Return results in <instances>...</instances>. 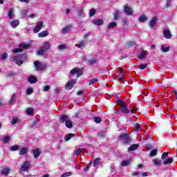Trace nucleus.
I'll return each instance as SVG.
<instances>
[{
  "label": "nucleus",
  "mask_w": 177,
  "mask_h": 177,
  "mask_svg": "<svg viewBox=\"0 0 177 177\" xmlns=\"http://www.w3.org/2000/svg\"><path fill=\"white\" fill-rule=\"evenodd\" d=\"M118 104L120 106V110L124 114H129L130 111L134 114V113H136L139 110L137 107H133V109H128V106H127L125 102L121 100H118Z\"/></svg>",
  "instance_id": "obj_1"
},
{
  "label": "nucleus",
  "mask_w": 177,
  "mask_h": 177,
  "mask_svg": "<svg viewBox=\"0 0 177 177\" xmlns=\"http://www.w3.org/2000/svg\"><path fill=\"white\" fill-rule=\"evenodd\" d=\"M27 58V56L24 54H22L21 55H17L12 58V60L17 64V66H21L24 62L23 61V59H26Z\"/></svg>",
  "instance_id": "obj_2"
},
{
  "label": "nucleus",
  "mask_w": 177,
  "mask_h": 177,
  "mask_svg": "<svg viewBox=\"0 0 177 177\" xmlns=\"http://www.w3.org/2000/svg\"><path fill=\"white\" fill-rule=\"evenodd\" d=\"M118 139L123 145H128V143L131 142V137H129V134L128 133L120 135Z\"/></svg>",
  "instance_id": "obj_3"
},
{
  "label": "nucleus",
  "mask_w": 177,
  "mask_h": 177,
  "mask_svg": "<svg viewBox=\"0 0 177 177\" xmlns=\"http://www.w3.org/2000/svg\"><path fill=\"white\" fill-rule=\"evenodd\" d=\"M84 73V69L82 68H75L70 71V74H77V78H80Z\"/></svg>",
  "instance_id": "obj_4"
},
{
  "label": "nucleus",
  "mask_w": 177,
  "mask_h": 177,
  "mask_svg": "<svg viewBox=\"0 0 177 177\" xmlns=\"http://www.w3.org/2000/svg\"><path fill=\"white\" fill-rule=\"evenodd\" d=\"M35 66L37 71H41L42 70H45V68H46V64L39 63L38 61L35 62Z\"/></svg>",
  "instance_id": "obj_5"
},
{
  "label": "nucleus",
  "mask_w": 177,
  "mask_h": 177,
  "mask_svg": "<svg viewBox=\"0 0 177 177\" xmlns=\"http://www.w3.org/2000/svg\"><path fill=\"white\" fill-rule=\"evenodd\" d=\"M43 27H44L43 21L37 22L36 26L33 28V32L35 34H37V32H39V31H41V30H42Z\"/></svg>",
  "instance_id": "obj_6"
},
{
  "label": "nucleus",
  "mask_w": 177,
  "mask_h": 177,
  "mask_svg": "<svg viewBox=\"0 0 177 177\" xmlns=\"http://www.w3.org/2000/svg\"><path fill=\"white\" fill-rule=\"evenodd\" d=\"M124 12L127 16H132L133 15V10L128 5L124 6Z\"/></svg>",
  "instance_id": "obj_7"
},
{
  "label": "nucleus",
  "mask_w": 177,
  "mask_h": 177,
  "mask_svg": "<svg viewBox=\"0 0 177 177\" xmlns=\"http://www.w3.org/2000/svg\"><path fill=\"white\" fill-rule=\"evenodd\" d=\"M7 17L10 20H12L13 17H15V8L13 7H9Z\"/></svg>",
  "instance_id": "obj_8"
},
{
  "label": "nucleus",
  "mask_w": 177,
  "mask_h": 177,
  "mask_svg": "<svg viewBox=\"0 0 177 177\" xmlns=\"http://www.w3.org/2000/svg\"><path fill=\"white\" fill-rule=\"evenodd\" d=\"M12 169L10 167H5L1 171V175L3 176H8L10 174Z\"/></svg>",
  "instance_id": "obj_9"
},
{
  "label": "nucleus",
  "mask_w": 177,
  "mask_h": 177,
  "mask_svg": "<svg viewBox=\"0 0 177 177\" xmlns=\"http://www.w3.org/2000/svg\"><path fill=\"white\" fill-rule=\"evenodd\" d=\"M163 35L167 39H171L172 37V34H171V30H169V29H165L163 30Z\"/></svg>",
  "instance_id": "obj_10"
},
{
  "label": "nucleus",
  "mask_w": 177,
  "mask_h": 177,
  "mask_svg": "<svg viewBox=\"0 0 177 177\" xmlns=\"http://www.w3.org/2000/svg\"><path fill=\"white\" fill-rule=\"evenodd\" d=\"M30 168V162L26 161L25 162L21 167V171H23V172H26V171H27V169H29Z\"/></svg>",
  "instance_id": "obj_11"
},
{
  "label": "nucleus",
  "mask_w": 177,
  "mask_h": 177,
  "mask_svg": "<svg viewBox=\"0 0 177 177\" xmlns=\"http://www.w3.org/2000/svg\"><path fill=\"white\" fill-rule=\"evenodd\" d=\"M157 24V17H153L149 21V26L151 28H154V26Z\"/></svg>",
  "instance_id": "obj_12"
},
{
  "label": "nucleus",
  "mask_w": 177,
  "mask_h": 177,
  "mask_svg": "<svg viewBox=\"0 0 177 177\" xmlns=\"http://www.w3.org/2000/svg\"><path fill=\"white\" fill-rule=\"evenodd\" d=\"M49 35V32L48 30H43L42 32L38 33L37 36L39 38H44Z\"/></svg>",
  "instance_id": "obj_13"
},
{
  "label": "nucleus",
  "mask_w": 177,
  "mask_h": 177,
  "mask_svg": "<svg viewBox=\"0 0 177 177\" xmlns=\"http://www.w3.org/2000/svg\"><path fill=\"white\" fill-rule=\"evenodd\" d=\"M75 80H72L71 82H68L66 85V89H72L73 86H74V85H75Z\"/></svg>",
  "instance_id": "obj_14"
},
{
  "label": "nucleus",
  "mask_w": 177,
  "mask_h": 177,
  "mask_svg": "<svg viewBox=\"0 0 177 177\" xmlns=\"http://www.w3.org/2000/svg\"><path fill=\"white\" fill-rule=\"evenodd\" d=\"M86 44V41L85 40H82L79 41L77 44H75V46L77 48H80L83 49V48H85V44Z\"/></svg>",
  "instance_id": "obj_15"
},
{
  "label": "nucleus",
  "mask_w": 177,
  "mask_h": 177,
  "mask_svg": "<svg viewBox=\"0 0 177 177\" xmlns=\"http://www.w3.org/2000/svg\"><path fill=\"white\" fill-rule=\"evenodd\" d=\"M32 153H33L35 158H38V157H39V156H41V151L39 150V149H34L32 151Z\"/></svg>",
  "instance_id": "obj_16"
},
{
  "label": "nucleus",
  "mask_w": 177,
  "mask_h": 177,
  "mask_svg": "<svg viewBox=\"0 0 177 177\" xmlns=\"http://www.w3.org/2000/svg\"><path fill=\"white\" fill-rule=\"evenodd\" d=\"M19 24H20V21H19V19H16L10 22V26L12 28H16Z\"/></svg>",
  "instance_id": "obj_17"
},
{
  "label": "nucleus",
  "mask_w": 177,
  "mask_h": 177,
  "mask_svg": "<svg viewBox=\"0 0 177 177\" xmlns=\"http://www.w3.org/2000/svg\"><path fill=\"white\" fill-rule=\"evenodd\" d=\"M131 162H132V160L129 159V160H123L121 162V165L122 167H128Z\"/></svg>",
  "instance_id": "obj_18"
},
{
  "label": "nucleus",
  "mask_w": 177,
  "mask_h": 177,
  "mask_svg": "<svg viewBox=\"0 0 177 177\" xmlns=\"http://www.w3.org/2000/svg\"><path fill=\"white\" fill-rule=\"evenodd\" d=\"M69 118H68V115H63L61 117V120H60V123L63 124L64 122H67V121H68Z\"/></svg>",
  "instance_id": "obj_19"
},
{
  "label": "nucleus",
  "mask_w": 177,
  "mask_h": 177,
  "mask_svg": "<svg viewBox=\"0 0 177 177\" xmlns=\"http://www.w3.org/2000/svg\"><path fill=\"white\" fill-rule=\"evenodd\" d=\"M147 20H149V19L147 18V17L146 15H141L139 17V21L140 23H146V21H147Z\"/></svg>",
  "instance_id": "obj_20"
},
{
  "label": "nucleus",
  "mask_w": 177,
  "mask_h": 177,
  "mask_svg": "<svg viewBox=\"0 0 177 177\" xmlns=\"http://www.w3.org/2000/svg\"><path fill=\"white\" fill-rule=\"evenodd\" d=\"M91 23H93V24H95V26H102L103 20L102 19L93 20Z\"/></svg>",
  "instance_id": "obj_21"
},
{
  "label": "nucleus",
  "mask_w": 177,
  "mask_h": 177,
  "mask_svg": "<svg viewBox=\"0 0 177 177\" xmlns=\"http://www.w3.org/2000/svg\"><path fill=\"white\" fill-rule=\"evenodd\" d=\"M37 81L38 80L35 76H30L28 77V82H30V84H35V82H37Z\"/></svg>",
  "instance_id": "obj_22"
},
{
  "label": "nucleus",
  "mask_w": 177,
  "mask_h": 177,
  "mask_svg": "<svg viewBox=\"0 0 177 177\" xmlns=\"http://www.w3.org/2000/svg\"><path fill=\"white\" fill-rule=\"evenodd\" d=\"M174 162V158L171 157L168 158L167 159L165 160L163 162L164 165H168V164H172Z\"/></svg>",
  "instance_id": "obj_23"
},
{
  "label": "nucleus",
  "mask_w": 177,
  "mask_h": 177,
  "mask_svg": "<svg viewBox=\"0 0 177 177\" xmlns=\"http://www.w3.org/2000/svg\"><path fill=\"white\" fill-rule=\"evenodd\" d=\"M149 55L148 51H142L138 56V59H146V56Z\"/></svg>",
  "instance_id": "obj_24"
},
{
  "label": "nucleus",
  "mask_w": 177,
  "mask_h": 177,
  "mask_svg": "<svg viewBox=\"0 0 177 177\" xmlns=\"http://www.w3.org/2000/svg\"><path fill=\"white\" fill-rule=\"evenodd\" d=\"M30 45L27 43H21L19 44V48H22V49H30Z\"/></svg>",
  "instance_id": "obj_25"
},
{
  "label": "nucleus",
  "mask_w": 177,
  "mask_h": 177,
  "mask_svg": "<svg viewBox=\"0 0 177 177\" xmlns=\"http://www.w3.org/2000/svg\"><path fill=\"white\" fill-rule=\"evenodd\" d=\"M138 147H139V145L134 144L128 148V151H133L136 150V149H138Z\"/></svg>",
  "instance_id": "obj_26"
},
{
  "label": "nucleus",
  "mask_w": 177,
  "mask_h": 177,
  "mask_svg": "<svg viewBox=\"0 0 177 177\" xmlns=\"http://www.w3.org/2000/svg\"><path fill=\"white\" fill-rule=\"evenodd\" d=\"M169 49H171L170 46H165V45H162L161 46V50L164 53H165L167 52H169Z\"/></svg>",
  "instance_id": "obj_27"
},
{
  "label": "nucleus",
  "mask_w": 177,
  "mask_h": 177,
  "mask_svg": "<svg viewBox=\"0 0 177 177\" xmlns=\"http://www.w3.org/2000/svg\"><path fill=\"white\" fill-rule=\"evenodd\" d=\"M152 162L156 165V167H161L162 162L160 160L158 159H153L152 160Z\"/></svg>",
  "instance_id": "obj_28"
},
{
  "label": "nucleus",
  "mask_w": 177,
  "mask_h": 177,
  "mask_svg": "<svg viewBox=\"0 0 177 177\" xmlns=\"http://www.w3.org/2000/svg\"><path fill=\"white\" fill-rule=\"evenodd\" d=\"M42 48H44V50L46 52L50 49V44H49L48 41H45Z\"/></svg>",
  "instance_id": "obj_29"
},
{
  "label": "nucleus",
  "mask_w": 177,
  "mask_h": 177,
  "mask_svg": "<svg viewBox=\"0 0 177 177\" xmlns=\"http://www.w3.org/2000/svg\"><path fill=\"white\" fill-rule=\"evenodd\" d=\"M65 125L67 128H69V129H71V128H73V122H71V120H70V119H68L66 122H65Z\"/></svg>",
  "instance_id": "obj_30"
},
{
  "label": "nucleus",
  "mask_w": 177,
  "mask_h": 177,
  "mask_svg": "<svg viewBox=\"0 0 177 177\" xmlns=\"http://www.w3.org/2000/svg\"><path fill=\"white\" fill-rule=\"evenodd\" d=\"M27 151H28V149H27V148L21 149L19 151V156H24V154H27Z\"/></svg>",
  "instance_id": "obj_31"
},
{
  "label": "nucleus",
  "mask_w": 177,
  "mask_h": 177,
  "mask_svg": "<svg viewBox=\"0 0 177 177\" xmlns=\"http://www.w3.org/2000/svg\"><path fill=\"white\" fill-rule=\"evenodd\" d=\"M16 99H17V96L16 93L12 94V95L11 97V100L10 101V104H12V103H15V102H16Z\"/></svg>",
  "instance_id": "obj_32"
},
{
  "label": "nucleus",
  "mask_w": 177,
  "mask_h": 177,
  "mask_svg": "<svg viewBox=\"0 0 177 177\" xmlns=\"http://www.w3.org/2000/svg\"><path fill=\"white\" fill-rule=\"evenodd\" d=\"M82 151H85V149L78 148L76 151H75V156H80Z\"/></svg>",
  "instance_id": "obj_33"
},
{
  "label": "nucleus",
  "mask_w": 177,
  "mask_h": 177,
  "mask_svg": "<svg viewBox=\"0 0 177 177\" xmlns=\"http://www.w3.org/2000/svg\"><path fill=\"white\" fill-rule=\"evenodd\" d=\"M71 28V27H70V26H66V27L62 28V34H67L68 32V31H70Z\"/></svg>",
  "instance_id": "obj_34"
},
{
  "label": "nucleus",
  "mask_w": 177,
  "mask_h": 177,
  "mask_svg": "<svg viewBox=\"0 0 177 177\" xmlns=\"http://www.w3.org/2000/svg\"><path fill=\"white\" fill-rule=\"evenodd\" d=\"M136 45V43H135V41H128L126 44V46H127V48H131L132 46H135Z\"/></svg>",
  "instance_id": "obj_35"
},
{
  "label": "nucleus",
  "mask_w": 177,
  "mask_h": 177,
  "mask_svg": "<svg viewBox=\"0 0 177 177\" xmlns=\"http://www.w3.org/2000/svg\"><path fill=\"white\" fill-rule=\"evenodd\" d=\"M77 13L79 16H82V13H84V8L78 7L77 8Z\"/></svg>",
  "instance_id": "obj_36"
},
{
  "label": "nucleus",
  "mask_w": 177,
  "mask_h": 177,
  "mask_svg": "<svg viewBox=\"0 0 177 177\" xmlns=\"http://www.w3.org/2000/svg\"><path fill=\"white\" fill-rule=\"evenodd\" d=\"M117 26V22L113 21L108 25V28H114Z\"/></svg>",
  "instance_id": "obj_37"
},
{
  "label": "nucleus",
  "mask_w": 177,
  "mask_h": 177,
  "mask_svg": "<svg viewBox=\"0 0 177 177\" xmlns=\"http://www.w3.org/2000/svg\"><path fill=\"white\" fill-rule=\"evenodd\" d=\"M95 13H96V10H95L93 8L90 9V11H89L90 17L95 16Z\"/></svg>",
  "instance_id": "obj_38"
},
{
  "label": "nucleus",
  "mask_w": 177,
  "mask_h": 177,
  "mask_svg": "<svg viewBox=\"0 0 177 177\" xmlns=\"http://www.w3.org/2000/svg\"><path fill=\"white\" fill-rule=\"evenodd\" d=\"M100 160L101 159L100 158H97L93 162V166L97 167V165H99V163L100 162Z\"/></svg>",
  "instance_id": "obj_39"
},
{
  "label": "nucleus",
  "mask_w": 177,
  "mask_h": 177,
  "mask_svg": "<svg viewBox=\"0 0 177 177\" xmlns=\"http://www.w3.org/2000/svg\"><path fill=\"white\" fill-rule=\"evenodd\" d=\"M34 111V109L32 108H28L26 109V114L27 115H31Z\"/></svg>",
  "instance_id": "obj_40"
},
{
  "label": "nucleus",
  "mask_w": 177,
  "mask_h": 177,
  "mask_svg": "<svg viewBox=\"0 0 177 177\" xmlns=\"http://www.w3.org/2000/svg\"><path fill=\"white\" fill-rule=\"evenodd\" d=\"M73 136H75L74 133H69L66 136L65 140H66V142H68V140H70L71 138H73Z\"/></svg>",
  "instance_id": "obj_41"
},
{
  "label": "nucleus",
  "mask_w": 177,
  "mask_h": 177,
  "mask_svg": "<svg viewBox=\"0 0 177 177\" xmlns=\"http://www.w3.org/2000/svg\"><path fill=\"white\" fill-rule=\"evenodd\" d=\"M71 175H73V173H71V171H68V172L64 173L63 174H62L61 177H68V176H71Z\"/></svg>",
  "instance_id": "obj_42"
},
{
  "label": "nucleus",
  "mask_w": 177,
  "mask_h": 177,
  "mask_svg": "<svg viewBox=\"0 0 177 177\" xmlns=\"http://www.w3.org/2000/svg\"><path fill=\"white\" fill-rule=\"evenodd\" d=\"M10 140V136H6L3 138L2 142L3 143H8Z\"/></svg>",
  "instance_id": "obj_43"
},
{
  "label": "nucleus",
  "mask_w": 177,
  "mask_h": 177,
  "mask_svg": "<svg viewBox=\"0 0 177 177\" xmlns=\"http://www.w3.org/2000/svg\"><path fill=\"white\" fill-rule=\"evenodd\" d=\"M45 52H46V50H44V48H43V47H42L40 49H39V50L37 51V55H44V53H45Z\"/></svg>",
  "instance_id": "obj_44"
},
{
  "label": "nucleus",
  "mask_w": 177,
  "mask_h": 177,
  "mask_svg": "<svg viewBox=\"0 0 177 177\" xmlns=\"http://www.w3.org/2000/svg\"><path fill=\"white\" fill-rule=\"evenodd\" d=\"M10 149L11 151H17V150H19V145H13Z\"/></svg>",
  "instance_id": "obj_45"
},
{
  "label": "nucleus",
  "mask_w": 177,
  "mask_h": 177,
  "mask_svg": "<svg viewBox=\"0 0 177 177\" xmlns=\"http://www.w3.org/2000/svg\"><path fill=\"white\" fill-rule=\"evenodd\" d=\"M119 16H120V10H116L114 12V19H115V20H117V19H118Z\"/></svg>",
  "instance_id": "obj_46"
},
{
  "label": "nucleus",
  "mask_w": 177,
  "mask_h": 177,
  "mask_svg": "<svg viewBox=\"0 0 177 177\" xmlns=\"http://www.w3.org/2000/svg\"><path fill=\"white\" fill-rule=\"evenodd\" d=\"M17 122H19V118L17 117L13 118L12 121V125H16V124H17Z\"/></svg>",
  "instance_id": "obj_47"
},
{
  "label": "nucleus",
  "mask_w": 177,
  "mask_h": 177,
  "mask_svg": "<svg viewBox=\"0 0 177 177\" xmlns=\"http://www.w3.org/2000/svg\"><path fill=\"white\" fill-rule=\"evenodd\" d=\"M94 121L96 122V124H100L102 122V119L99 117H95Z\"/></svg>",
  "instance_id": "obj_48"
},
{
  "label": "nucleus",
  "mask_w": 177,
  "mask_h": 177,
  "mask_svg": "<svg viewBox=\"0 0 177 177\" xmlns=\"http://www.w3.org/2000/svg\"><path fill=\"white\" fill-rule=\"evenodd\" d=\"M154 156H157V149H153L150 153L151 157H154Z\"/></svg>",
  "instance_id": "obj_49"
},
{
  "label": "nucleus",
  "mask_w": 177,
  "mask_h": 177,
  "mask_svg": "<svg viewBox=\"0 0 177 177\" xmlns=\"http://www.w3.org/2000/svg\"><path fill=\"white\" fill-rule=\"evenodd\" d=\"M146 67H147V64H142L138 66V68H140V70H145V68H146Z\"/></svg>",
  "instance_id": "obj_50"
},
{
  "label": "nucleus",
  "mask_w": 177,
  "mask_h": 177,
  "mask_svg": "<svg viewBox=\"0 0 177 177\" xmlns=\"http://www.w3.org/2000/svg\"><path fill=\"white\" fill-rule=\"evenodd\" d=\"M23 50L21 48H15L12 50L13 53H20V52H22Z\"/></svg>",
  "instance_id": "obj_51"
},
{
  "label": "nucleus",
  "mask_w": 177,
  "mask_h": 177,
  "mask_svg": "<svg viewBox=\"0 0 177 177\" xmlns=\"http://www.w3.org/2000/svg\"><path fill=\"white\" fill-rule=\"evenodd\" d=\"M7 58H8V53H4L1 55V59H2L3 60H5V59H7Z\"/></svg>",
  "instance_id": "obj_52"
},
{
  "label": "nucleus",
  "mask_w": 177,
  "mask_h": 177,
  "mask_svg": "<svg viewBox=\"0 0 177 177\" xmlns=\"http://www.w3.org/2000/svg\"><path fill=\"white\" fill-rule=\"evenodd\" d=\"M167 157H168V153L165 152L162 154L161 160H165V158H167Z\"/></svg>",
  "instance_id": "obj_53"
},
{
  "label": "nucleus",
  "mask_w": 177,
  "mask_h": 177,
  "mask_svg": "<svg viewBox=\"0 0 177 177\" xmlns=\"http://www.w3.org/2000/svg\"><path fill=\"white\" fill-rule=\"evenodd\" d=\"M32 92H34V91L32 90V88H29L27 89L26 91V95H31L32 93Z\"/></svg>",
  "instance_id": "obj_54"
},
{
  "label": "nucleus",
  "mask_w": 177,
  "mask_h": 177,
  "mask_svg": "<svg viewBox=\"0 0 177 177\" xmlns=\"http://www.w3.org/2000/svg\"><path fill=\"white\" fill-rule=\"evenodd\" d=\"M141 125L139 123L136 124L135 125V129L136 131H139L140 129Z\"/></svg>",
  "instance_id": "obj_55"
},
{
  "label": "nucleus",
  "mask_w": 177,
  "mask_h": 177,
  "mask_svg": "<svg viewBox=\"0 0 177 177\" xmlns=\"http://www.w3.org/2000/svg\"><path fill=\"white\" fill-rule=\"evenodd\" d=\"M124 75H125V74H124V73H119V75H118V80H122L124 78Z\"/></svg>",
  "instance_id": "obj_56"
},
{
  "label": "nucleus",
  "mask_w": 177,
  "mask_h": 177,
  "mask_svg": "<svg viewBox=\"0 0 177 177\" xmlns=\"http://www.w3.org/2000/svg\"><path fill=\"white\" fill-rule=\"evenodd\" d=\"M95 82H97V79H93L90 81V84L89 85H93V84H95Z\"/></svg>",
  "instance_id": "obj_57"
},
{
  "label": "nucleus",
  "mask_w": 177,
  "mask_h": 177,
  "mask_svg": "<svg viewBox=\"0 0 177 177\" xmlns=\"http://www.w3.org/2000/svg\"><path fill=\"white\" fill-rule=\"evenodd\" d=\"M49 89H50V86H46L44 87L43 91H44V92H48V91H49Z\"/></svg>",
  "instance_id": "obj_58"
},
{
  "label": "nucleus",
  "mask_w": 177,
  "mask_h": 177,
  "mask_svg": "<svg viewBox=\"0 0 177 177\" xmlns=\"http://www.w3.org/2000/svg\"><path fill=\"white\" fill-rule=\"evenodd\" d=\"M89 63H91V64H96V63H97V60H96V59H91L89 61Z\"/></svg>",
  "instance_id": "obj_59"
},
{
  "label": "nucleus",
  "mask_w": 177,
  "mask_h": 177,
  "mask_svg": "<svg viewBox=\"0 0 177 177\" xmlns=\"http://www.w3.org/2000/svg\"><path fill=\"white\" fill-rule=\"evenodd\" d=\"M59 49H60V50H64V49H66V46H64V45H59Z\"/></svg>",
  "instance_id": "obj_60"
},
{
  "label": "nucleus",
  "mask_w": 177,
  "mask_h": 177,
  "mask_svg": "<svg viewBox=\"0 0 177 177\" xmlns=\"http://www.w3.org/2000/svg\"><path fill=\"white\" fill-rule=\"evenodd\" d=\"M91 34H92L91 32H87L84 35V38H88V37L91 36Z\"/></svg>",
  "instance_id": "obj_61"
},
{
  "label": "nucleus",
  "mask_w": 177,
  "mask_h": 177,
  "mask_svg": "<svg viewBox=\"0 0 177 177\" xmlns=\"http://www.w3.org/2000/svg\"><path fill=\"white\" fill-rule=\"evenodd\" d=\"M89 168H91V165L90 164L87 165V166L84 169V171L85 172H86V171H88V169H89Z\"/></svg>",
  "instance_id": "obj_62"
},
{
  "label": "nucleus",
  "mask_w": 177,
  "mask_h": 177,
  "mask_svg": "<svg viewBox=\"0 0 177 177\" xmlns=\"http://www.w3.org/2000/svg\"><path fill=\"white\" fill-rule=\"evenodd\" d=\"M55 93H59V92H60V88L57 87L55 90Z\"/></svg>",
  "instance_id": "obj_63"
},
{
  "label": "nucleus",
  "mask_w": 177,
  "mask_h": 177,
  "mask_svg": "<svg viewBox=\"0 0 177 177\" xmlns=\"http://www.w3.org/2000/svg\"><path fill=\"white\" fill-rule=\"evenodd\" d=\"M142 176H144V177H145V176H149V172H146V171H145V172L142 173Z\"/></svg>",
  "instance_id": "obj_64"
}]
</instances>
